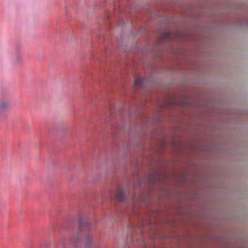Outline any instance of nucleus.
Segmentation results:
<instances>
[{
	"instance_id": "nucleus-2",
	"label": "nucleus",
	"mask_w": 248,
	"mask_h": 248,
	"mask_svg": "<svg viewBox=\"0 0 248 248\" xmlns=\"http://www.w3.org/2000/svg\"><path fill=\"white\" fill-rule=\"evenodd\" d=\"M12 59L14 63L17 64L21 62V57L17 52L12 55Z\"/></svg>"
},
{
	"instance_id": "nucleus-5",
	"label": "nucleus",
	"mask_w": 248,
	"mask_h": 248,
	"mask_svg": "<svg viewBox=\"0 0 248 248\" xmlns=\"http://www.w3.org/2000/svg\"><path fill=\"white\" fill-rule=\"evenodd\" d=\"M60 248H68V244L64 241H62L60 243Z\"/></svg>"
},
{
	"instance_id": "nucleus-1",
	"label": "nucleus",
	"mask_w": 248,
	"mask_h": 248,
	"mask_svg": "<svg viewBox=\"0 0 248 248\" xmlns=\"http://www.w3.org/2000/svg\"><path fill=\"white\" fill-rule=\"evenodd\" d=\"M10 108V105L8 102L0 100V117H5Z\"/></svg>"
},
{
	"instance_id": "nucleus-7",
	"label": "nucleus",
	"mask_w": 248,
	"mask_h": 248,
	"mask_svg": "<svg viewBox=\"0 0 248 248\" xmlns=\"http://www.w3.org/2000/svg\"><path fill=\"white\" fill-rule=\"evenodd\" d=\"M166 34H167V35H168L169 36H170V33L169 32H166Z\"/></svg>"
},
{
	"instance_id": "nucleus-4",
	"label": "nucleus",
	"mask_w": 248,
	"mask_h": 248,
	"mask_svg": "<svg viewBox=\"0 0 248 248\" xmlns=\"http://www.w3.org/2000/svg\"><path fill=\"white\" fill-rule=\"evenodd\" d=\"M143 84V80L141 78H137L134 82V86L135 87H141Z\"/></svg>"
},
{
	"instance_id": "nucleus-6",
	"label": "nucleus",
	"mask_w": 248,
	"mask_h": 248,
	"mask_svg": "<svg viewBox=\"0 0 248 248\" xmlns=\"http://www.w3.org/2000/svg\"><path fill=\"white\" fill-rule=\"evenodd\" d=\"M79 239L78 238V237H73L72 238V242L73 243V244L74 245V246H76L77 244V241Z\"/></svg>"
},
{
	"instance_id": "nucleus-3",
	"label": "nucleus",
	"mask_w": 248,
	"mask_h": 248,
	"mask_svg": "<svg viewBox=\"0 0 248 248\" xmlns=\"http://www.w3.org/2000/svg\"><path fill=\"white\" fill-rule=\"evenodd\" d=\"M124 197V192L122 190L119 189L117 193V197L120 201H122Z\"/></svg>"
}]
</instances>
